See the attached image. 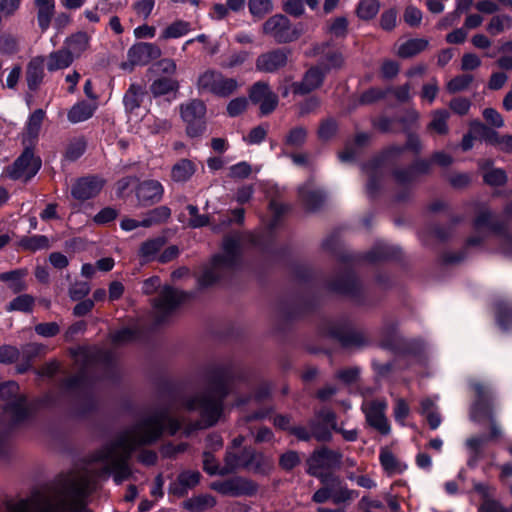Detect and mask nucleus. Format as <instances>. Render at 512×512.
Wrapping results in <instances>:
<instances>
[{
  "label": "nucleus",
  "mask_w": 512,
  "mask_h": 512,
  "mask_svg": "<svg viewBox=\"0 0 512 512\" xmlns=\"http://www.w3.org/2000/svg\"><path fill=\"white\" fill-rule=\"evenodd\" d=\"M180 425L167 409L155 410L133 426L121 431L95 453L94 460L102 465L106 473L113 475L117 484H120L128 480L132 474L128 461L137 447L156 441L164 429L170 434H175Z\"/></svg>",
  "instance_id": "obj_1"
},
{
  "label": "nucleus",
  "mask_w": 512,
  "mask_h": 512,
  "mask_svg": "<svg viewBox=\"0 0 512 512\" xmlns=\"http://www.w3.org/2000/svg\"><path fill=\"white\" fill-rule=\"evenodd\" d=\"M89 486L84 475H65L41 498L8 502L6 512H90L84 503Z\"/></svg>",
  "instance_id": "obj_2"
},
{
  "label": "nucleus",
  "mask_w": 512,
  "mask_h": 512,
  "mask_svg": "<svg viewBox=\"0 0 512 512\" xmlns=\"http://www.w3.org/2000/svg\"><path fill=\"white\" fill-rule=\"evenodd\" d=\"M229 374L223 368L215 369L208 377V387L205 392L187 397L183 406L189 411H198L200 421L196 428L202 429L214 425L223 411L222 400L229 392Z\"/></svg>",
  "instance_id": "obj_3"
},
{
  "label": "nucleus",
  "mask_w": 512,
  "mask_h": 512,
  "mask_svg": "<svg viewBox=\"0 0 512 512\" xmlns=\"http://www.w3.org/2000/svg\"><path fill=\"white\" fill-rule=\"evenodd\" d=\"M241 236L233 233L223 240L222 252L216 255L211 264L205 268L198 282L201 287H208L233 272L240 264Z\"/></svg>",
  "instance_id": "obj_4"
},
{
  "label": "nucleus",
  "mask_w": 512,
  "mask_h": 512,
  "mask_svg": "<svg viewBox=\"0 0 512 512\" xmlns=\"http://www.w3.org/2000/svg\"><path fill=\"white\" fill-rule=\"evenodd\" d=\"M197 87L200 92L227 98L238 90L240 84L235 78L226 77L220 71L208 69L198 77Z\"/></svg>",
  "instance_id": "obj_5"
},
{
  "label": "nucleus",
  "mask_w": 512,
  "mask_h": 512,
  "mask_svg": "<svg viewBox=\"0 0 512 512\" xmlns=\"http://www.w3.org/2000/svg\"><path fill=\"white\" fill-rule=\"evenodd\" d=\"M262 32L276 43L285 44L299 39L303 29L301 25H294L285 15L275 14L263 23Z\"/></svg>",
  "instance_id": "obj_6"
},
{
  "label": "nucleus",
  "mask_w": 512,
  "mask_h": 512,
  "mask_svg": "<svg viewBox=\"0 0 512 512\" xmlns=\"http://www.w3.org/2000/svg\"><path fill=\"white\" fill-rule=\"evenodd\" d=\"M472 386L477 394V400L471 408V419L477 422L488 420L491 426L490 438L500 437L502 434L501 429L494 419L492 407L488 402L491 395L490 388L480 382H475Z\"/></svg>",
  "instance_id": "obj_7"
},
{
  "label": "nucleus",
  "mask_w": 512,
  "mask_h": 512,
  "mask_svg": "<svg viewBox=\"0 0 512 512\" xmlns=\"http://www.w3.org/2000/svg\"><path fill=\"white\" fill-rule=\"evenodd\" d=\"M0 399L7 401L5 413L14 422H19L28 415L26 399L19 394V386L16 382L8 381L0 384Z\"/></svg>",
  "instance_id": "obj_8"
},
{
  "label": "nucleus",
  "mask_w": 512,
  "mask_h": 512,
  "mask_svg": "<svg viewBox=\"0 0 512 512\" xmlns=\"http://www.w3.org/2000/svg\"><path fill=\"white\" fill-rule=\"evenodd\" d=\"M188 298L189 295L187 293L169 286L164 287L153 304L154 316L157 323L165 322L168 316Z\"/></svg>",
  "instance_id": "obj_9"
},
{
  "label": "nucleus",
  "mask_w": 512,
  "mask_h": 512,
  "mask_svg": "<svg viewBox=\"0 0 512 512\" xmlns=\"http://www.w3.org/2000/svg\"><path fill=\"white\" fill-rule=\"evenodd\" d=\"M180 114L187 124V133L191 137L202 134L205 129L206 106L203 101L193 99L180 107Z\"/></svg>",
  "instance_id": "obj_10"
},
{
  "label": "nucleus",
  "mask_w": 512,
  "mask_h": 512,
  "mask_svg": "<svg viewBox=\"0 0 512 512\" xmlns=\"http://www.w3.org/2000/svg\"><path fill=\"white\" fill-rule=\"evenodd\" d=\"M41 160L34 156L31 149L26 148L16 161L6 169V175L13 179H31L40 169Z\"/></svg>",
  "instance_id": "obj_11"
},
{
  "label": "nucleus",
  "mask_w": 512,
  "mask_h": 512,
  "mask_svg": "<svg viewBox=\"0 0 512 512\" xmlns=\"http://www.w3.org/2000/svg\"><path fill=\"white\" fill-rule=\"evenodd\" d=\"M474 228L477 232L486 230L496 233L501 243V249L504 253L512 255V235L502 232L491 211L482 207L474 220Z\"/></svg>",
  "instance_id": "obj_12"
},
{
  "label": "nucleus",
  "mask_w": 512,
  "mask_h": 512,
  "mask_svg": "<svg viewBox=\"0 0 512 512\" xmlns=\"http://www.w3.org/2000/svg\"><path fill=\"white\" fill-rule=\"evenodd\" d=\"M342 455L339 452L322 448L315 451L308 460V472L318 478H324L328 473L324 470H330L340 465Z\"/></svg>",
  "instance_id": "obj_13"
},
{
  "label": "nucleus",
  "mask_w": 512,
  "mask_h": 512,
  "mask_svg": "<svg viewBox=\"0 0 512 512\" xmlns=\"http://www.w3.org/2000/svg\"><path fill=\"white\" fill-rule=\"evenodd\" d=\"M161 56V49L153 44L140 42L134 44L127 52L128 61L122 64L123 69H132L136 65L144 66Z\"/></svg>",
  "instance_id": "obj_14"
},
{
  "label": "nucleus",
  "mask_w": 512,
  "mask_h": 512,
  "mask_svg": "<svg viewBox=\"0 0 512 512\" xmlns=\"http://www.w3.org/2000/svg\"><path fill=\"white\" fill-rule=\"evenodd\" d=\"M250 100L259 104L261 115L272 113L278 105V96L271 90L268 83L256 82L249 91Z\"/></svg>",
  "instance_id": "obj_15"
},
{
  "label": "nucleus",
  "mask_w": 512,
  "mask_h": 512,
  "mask_svg": "<svg viewBox=\"0 0 512 512\" xmlns=\"http://www.w3.org/2000/svg\"><path fill=\"white\" fill-rule=\"evenodd\" d=\"M290 50L286 48H278L259 55L256 59V69L273 73L286 66Z\"/></svg>",
  "instance_id": "obj_16"
},
{
  "label": "nucleus",
  "mask_w": 512,
  "mask_h": 512,
  "mask_svg": "<svg viewBox=\"0 0 512 512\" xmlns=\"http://www.w3.org/2000/svg\"><path fill=\"white\" fill-rule=\"evenodd\" d=\"M213 489L217 490L223 495L233 497L248 496L256 492V486L253 482L240 477L214 483Z\"/></svg>",
  "instance_id": "obj_17"
},
{
  "label": "nucleus",
  "mask_w": 512,
  "mask_h": 512,
  "mask_svg": "<svg viewBox=\"0 0 512 512\" xmlns=\"http://www.w3.org/2000/svg\"><path fill=\"white\" fill-rule=\"evenodd\" d=\"M386 407L387 403L385 401H372L363 404L368 423L382 434H388L390 430L384 415Z\"/></svg>",
  "instance_id": "obj_18"
},
{
  "label": "nucleus",
  "mask_w": 512,
  "mask_h": 512,
  "mask_svg": "<svg viewBox=\"0 0 512 512\" xmlns=\"http://www.w3.org/2000/svg\"><path fill=\"white\" fill-rule=\"evenodd\" d=\"M103 181L97 177L89 176L78 179L71 188L72 196L85 201L95 197L102 189Z\"/></svg>",
  "instance_id": "obj_19"
},
{
  "label": "nucleus",
  "mask_w": 512,
  "mask_h": 512,
  "mask_svg": "<svg viewBox=\"0 0 512 512\" xmlns=\"http://www.w3.org/2000/svg\"><path fill=\"white\" fill-rule=\"evenodd\" d=\"M163 191V186L159 181L146 180L139 184L136 195L139 202L146 206L160 201Z\"/></svg>",
  "instance_id": "obj_20"
},
{
  "label": "nucleus",
  "mask_w": 512,
  "mask_h": 512,
  "mask_svg": "<svg viewBox=\"0 0 512 512\" xmlns=\"http://www.w3.org/2000/svg\"><path fill=\"white\" fill-rule=\"evenodd\" d=\"M252 452L248 450L228 451L225 457V465L222 466L220 475L229 474L240 468H248L251 465Z\"/></svg>",
  "instance_id": "obj_21"
},
{
  "label": "nucleus",
  "mask_w": 512,
  "mask_h": 512,
  "mask_svg": "<svg viewBox=\"0 0 512 512\" xmlns=\"http://www.w3.org/2000/svg\"><path fill=\"white\" fill-rule=\"evenodd\" d=\"M324 78V72L318 67L311 68L308 70L301 82H295L292 84L293 92L295 94L304 95L314 89L318 88Z\"/></svg>",
  "instance_id": "obj_22"
},
{
  "label": "nucleus",
  "mask_w": 512,
  "mask_h": 512,
  "mask_svg": "<svg viewBox=\"0 0 512 512\" xmlns=\"http://www.w3.org/2000/svg\"><path fill=\"white\" fill-rule=\"evenodd\" d=\"M91 37L86 32H77L64 41L63 47L71 54L74 59H78L90 47Z\"/></svg>",
  "instance_id": "obj_23"
},
{
  "label": "nucleus",
  "mask_w": 512,
  "mask_h": 512,
  "mask_svg": "<svg viewBox=\"0 0 512 512\" xmlns=\"http://www.w3.org/2000/svg\"><path fill=\"white\" fill-rule=\"evenodd\" d=\"M199 480L200 473L198 471H183L179 474L177 481L171 484L170 490L173 494L184 495L188 489L195 487Z\"/></svg>",
  "instance_id": "obj_24"
},
{
  "label": "nucleus",
  "mask_w": 512,
  "mask_h": 512,
  "mask_svg": "<svg viewBox=\"0 0 512 512\" xmlns=\"http://www.w3.org/2000/svg\"><path fill=\"white\" fill-rule=\"evenodd\" d=\"M431 162L428 160H419L407 169L396 170L394 177L399 184H407L412 182L418 174L427 173L430 169Z\"/></svg>",
  "instance_id": "obj_25"
},
{
  "label": "nucleus",
  "mask_w": 512,
  "mask_h": 512,
  "mask_svg": "<svg viewBox=\"0 0 512 512\" xmlns=\"http://www.w3.org/2000/svg\"><path fill=\"white\" fill-rule=\"evenodd\" d=\"M299 196L302 203L309 210L318 209L324 202V194L321 190L315 188L311 183L299 188Z\"/></svg>",
  "instance_id": "obj_26"
},
{
  "label": "nucleus",
  "mask_w": 512,
  "mask_h": 512,
  "mask_svg": "<svg viewBox=\"0 0 512 512\" xmlns=\"http://www.w3.org/2000/svg\"><path fill=\"white\" fill-rule=\"evenodd\" d=\"M74 58L71 54L62 47L56 51L51 52L46 58V67L48 71L54 72L68 68L73 62Z\"/></svg>",
  "instance_id": "obj_27"
},
{
  "label": "nucleus",
  "mask_w": 512,
  "mask_h": 512,
  "mask_svg": "<svg viewBox=\"0 0 512 512\" xmlns=\"http://www.w3.org/2000/svg\"><path fill=\"white\" fill-rule=\"evenodd\" d=\"M327 479L330 488L331 499L334 503L339 504L352 500L354 497H356L354 491H351L347 487L343 486L338 477L327 475Z\"/></svg>",
  "instance_id": "obj_28"
},
{
  "label": "nucleus",
  "mask_w": 512,
  "mask_h": 512,
  "mask_svg": "<svg viewBox=\"0 0 512 512\" xmlns=\"http://www.w3.org/2000/svg\"><path fill=\"white\" fill-rule=\"evenodd\" d=\"M44 59L43 58H34L32 59L26 71V81L30 90H36L44 77Z\"/></svg>",
  "instance_id": "obj_29"
},
{
  "label": "nucleus",
  "mask_w": 512,
  "mask_h": 512,
  "mask_svg": "<svg viewBox=\"0 0 512 512\" xmlns=\"http://www.w3.org/2000/svg\"><path fill=\"white\" fill-rule=\"evenodd\" d=\"M27 275V270L25 269H17L9 272H4L0 274V280L8 283V287L12 290L13 293H19L24 291L27 288L25 283V276Z\"/></svg>",
  "instance_id": "obj_30"
},
{
  "label": "nucleus",
  "mask_w": 512,
  "mask_h": 512,
  "mask_svg": "<svg viewBox=\"0 0 512 512\" xmlns=\"http://www.w3.org/2000/svg\"><path fill=\"white\" fill-rule=\"evenodd\" d=\"M35 5L37 8V20L40 28L46 30L51 22L55 12L54 0H36Z\"/></svg>",
  "instance_id": "obj_31"
},
{
  "label": "nucleus",
  "mask_w": 512,
  "mask_h": 512,
  "mask_svg": "<svg viewBox=\"0 0 512 512\" xmlns=\"http://www.w3.org/2000/svg\"><path fill=\"white\" fill-rule=\"evenodd\" d=\"M380 463L388 475L400 474L406 469V465L400 462L388 449H381L379 455Z\"/></svg>",
  "instance_id": "obj_32"
},
{
  "label": "nucleus",
  "mask_w": 512,
  "mask_h": 512,
  "mask_svg": "<svg viewBox=\"0 0 512 512\" xmlns=\"http://www.w3.org/2000/svg\"><path fill=\"white\" fill-rule=\"evenodd\" d=\"M196 171L195 164L188 159H181L171 170V178L175 182L183 183L188 181Z\"/></svg>",
  "instance_id": "obj_33"
},
{
  "label": "nucleus",
  "mask_w": 512,
  "mask_h": 512,
  "mask_svg": "<svg viewBox=\"0 0 512 512\" xmlns=\"http://www.w3.org/2000/svg\"><path fill=\"white\" fill-rule=\"evenodd\" d=\"M291 433L303 441H308L311 438V434L318 441H328L331 438V433L327 429L320 428L314 423L311 424V433L304 427H294L291 429Z\"/></svg>",
  "instance_id": "obj_34"
},
{
  "label": "nucleus",
  "mask_w": 512,
  "mask_h": 512,
  "mask_svg": "<svg viewBox=\"0 0 512 512\" xmlns=\"http://www.w3.org/2000/svg\"><path fill=\"white\" fill-rule=\"evenodd\" d=\"M339 340L345 347H361L368 343V337L364 331L347 329L338 334Z\"/></svg>",
  "instance_id": "obj_35"
},
{
  "label": "nucleus",
  "mask_w": 512,
  "mask_h": 512,
  "mask_svg": "<svg viewBox=\"0 0 512 512\" xmlns=\"http://www.w3.org/2000/svg\"><path fill=\"white\" fill-rule=\"evenodd\" d=\"M95 109L96 106L94 104L84 101L78 102L69 110L68 119L72 123L85 121L93 115Z\"/></svg>",
  "instance_id": "obj_36"
},
{
  "label": "nucleus",
  "mask_w": 512,
  "mask_h": 512,
  "mask_svg": "<svg viewBox=\"0 0 512 512\" xmlns=\"http://www.w3.org/2000/svg\"><path fill=\"white\" fill-rule=\"evenodd\" d=\"M427 46L428 41L424 38L409 39L399 46L397 53L402 58H409L422 52Z\"/></svg>",
  "instance_id": "obj_37"
},
{
  "label": "nucleus",
  "mask_w": 512,
  "mask_h": 512,
  "mask_svg": "<svg viewBox=\"0 0 512 512\" xmlns=\"http://www.w3.org/2000/svg\"><path fill=\"white\" fill-rule=\"evenodd\" d=\"M512 28V17L507 14H498L493 16L487 26L486 31L492 35L496 36L498 34L503 33L506 30Z\"/></svg>",
  "instance_id": "obj_38"
},
{
  "label": "nucleus",
  "mask_w": 512,
  "mask_h": 512,
  "mask_svg": "<svg viewBox=\"0 0 512 512\" xmlns=\"http://www.w3.org/2000/svg\"><path fill=\"white\" fill-rule=\"evenodd\" d=\"M358 288V281L355 276L351 273H346L340 276L337 280L331 283V289L343 293V294H354Z\"/></svg>",
  "instance_id": "obj_39"
},
{
  "label": "nucleus",
  "mask_w": 512,
  "mask_h": 512,
  "mask_svg": "<svg viewBox=\"0 0 512 512\" xmlns=\"http://www.w3.org/2000/svg\"><path fill=\"white\" fill-rule=\"evenodd\" d=\"M178 87V81L175 79L171 77H161L153 81L150 86V91L155 97H158L176 91Z\"/></svg>",
  "instance_id": "obj_40"
},
{
  "label": "nucleus",
  "mask_w": 512,
  "mask_h": 512,
  "mask_svg": "<svg viewBox=\"0 0 512 512\" xmlns=\"http://www.w3.org/2000/svg\"><path fill=\"white\" fill-rule=\"evenodd\" d=\"M144 97L142 88L138 85L132 84L124 95V105L127 111L132 112L139 108Z\"/></svg>",
  "instance_id": "obj_41"
},
{
  "label": "nucleus",
  "mask_w": 512,
  "mask_h": 512,
  "mask_svg": "<svg viewBox=\"0 0 512 512\" xmlns=\"http://www.w3.org/2000/svg\"><path fill=\"white\" fill-rule=\"evenodd\" d=\"M449 116V112L444 109L435 110L432 113V120L428 125V129L433 130L440 135L447 134V121L449 119Z\"/></svg>",
  "instance_id": "obj_42"
},
{
  "label": "nucleus",
  "mask_w": 512,
  "mask_h": 512,
  "mask_svg": "<svg viewBox=\"0 0 512 512\" xmlns=\"http://www.w3.org/2000/svg\"><path fill=\"white\" fill-rule=\"evenodd\" d=\"M165 239L163 237H156L153 239H149L142 243L139 254L146 260H151L155 257V255L160 251V249L164 246Z\"/></svg>",
  "instance_id": "obj_43"
},
{
  "label": "nucleus",
  "mask_w": 512,
  "mask_h": 512,
  "mask_svg": "<svg viewBox=\"0 0 512 512\" xmlns=\"http://www.w3.org/2000/svg\"><path fill=\"white\" fill-rule=\"evenodd\" d=\"M248 8L251 15L262 19L274 9L272 0H248Z\"/></svg>",
  "instance_id": "obj_44"
},
{
  "label": "nucleus",
  "mask_w": 512,
  "mask_h": 512,
  "mask_svg": "<svg viewBox=\"0 0 512 512\" xmlns=\"http://www.w3.org/2000/svg\"><path fill=\"white\" fill-rule=\"evenodd\" d=\"M474 81L471 74H460L452 78L447 84L446 89L449 93H458L467 90Z\"/></svg>",
  "instance_id": "obj_45"
},
{
  "label": "nucleus",
  "mask_w": 512,
  "mask_h": 512,
  "mask_svg": "<svg viewBox=\"0 0 512 512\" xmlns=\"http://www.w3.org/2000/svg\"><path fill=\"white\" fill-rule=\"evenodd\" d=\"M307 139V130L303 126H296L289 130L284 143L286 146L299 148L304 145Z\"/></svg>",
  "instance_id": "obj_46"
},
{
  "label": "nucleus",
  "mask_w": 512,
  "mask_h": 512,
  "mask_svg": "<svg viewBox=\"0 0 512 512\" xmlns=\"http://www.w3.org/2000/svg\"><path fill=\"white\" fill-rule=\"evenodd\" d=\"M86 150V142L82 138L71 140L65 150L64 159L69 162L79 159Z\"/></svg>",
  "instance_id": "obj_47"
},
{
  "label": "nucleus",
  "mask_w": 512,
  "mask_h": 512,
  "mask_svg": "<svg viewBox=\"0 0 512 512\" xmlns=\"http://www.w3.org/2000/svg\"><path fill=\"white\" fill-rule=\"evenodd\" d=\"M20 246L29 251H37L48 249L50 247L48 237L44 235H33L31 237H24L20 241Z\"/></svg>",
  "instance_id": "obj_48"
},
{
  "label": "nucleus",
  "mask_w": 512,
  "mask_h": 512,
  "mask_svg": "<svg viewBox=\"0 0 512 512\" xmlns=\"http://www.w3.org/2000/svg\"><path fill=\"white\" fill-rule=\"evenodd\" d=\"M35 299L31 295L22 294L14 298L7 306V311L30 312L34 306Z\"/></svg>",
  "instance_id": "obj_49"
},
{
  "label": "nucleus",
  "mask_w": 512,
  "mask_h": 512,
  "mask_svg": "<svg viewBox=\"0 0 512 512\" xmlns=\"http://www.w3.org/2000/svg\"><path fill=\"white\" fill-rule=\"evenodd\" d=\"M470 132L473 134L474 137L482 138L492 144L494 143L497 136V133L495 131L489 129L487 126H485L478 120L472 121L470 123Z\"/></svg>",
  "instance_id": "obj_50"
},
{
  "label": "nucleus",
  "mask_w": 512,
  "mask_h": 512,
  "mask_svg": "<svg viewBox=\"0 0 512 512\" xmlns=\"http://www.w3.org/2000/svg\"><path fill=\"white\" fill-rule=\"evenodd\" d=\"M190 30V24L185 21H176L169 25L162 33L163 39L179 38L187 34Z\"/></svg>",
  "instance_id": "obj_51"
},
{
  "label": "nucleus",
  "mask_w": 512,
  "mask_h": 512,
  "mask_svg": "<svg viewBox=\"0 0 512 512\" xmlns=\"http://www.w3.org/2000/svg\"><path fill=\"white\" fill-rule=\"evenodd\" d=\"M379 11L377 0H362L357 8V14L361 19L368 20L373 18Z\"/></svg>",
  "instance_id": "obj_52"
},
{
  "label": "nucleus",
  "mask_w": 512,
  "mask_h": 512,
  "mask_svg": "<svg viewBox=\"0 0 512 512\" xmlns=\"http://www.w3.org/2000/svg\"><path fill=\"white\" fill-rule=\"evenodd\" d=\"M483 179L490 186H502L507 182V175L503 169L496 168L486 171Z\"/></svg>",
  "instance_id": "obj_53"
},
{
  "label": "nucleus",
  "mask_w": 512,
  "mask_h": 512,
  "mask_svg": "<svg viewBox=\"0 0 512 512\" xmlns=\"http://www.w3.org/2000/svg\"><path fill=\"white\" fill-rule=\"evenodd\" d=\"M187 210L190 215L188 224L192 228H200L210 223V218L207 215L199 214L198 208L194 205H188Z\"/></svg>",
  "instance_id": "obj_54"
},
{
  "label": "nucleus",
  "mask_w": 512,
  "mask_h": 512,
  "mask_svg": "<svg viewBox=\"0 0 512 512\" xmlns=\"http://www.w3.org/2000/svg\"><path fill=\"white\" fill-rule=\"evenodd\" d=\"M45 113L42 109H38L32 113L27 123L28 134L36 137L41 128Z\"/></svg>",
  "instance_id": "obj_55"
},
{
  "label": "nucleus",
  "mask_w": 512,
  "mask_h": 512,
  "mask_svg": "<svg viewBox=\"0 0 512 512\" xmlns=\"http://www.w3.org/2000/svg\"><path fill=\"white\" fill-rule=\"evenodd\" d=\"M248 104L246 97L234 98L227 105V113L230 117H236L246 111Z\"/></svg>",
  "instance_id": "obj_56"
},
{
  "label": "nucleus",
  "mask_w": 512,
  "mask_h": 512,
  "mask_svg": "<svg viewBox=\"0 0 512 512\" xmlns=\"http://www.w3.org/2000/svg\"><path fill=\"white\" fill-rule=\"evenodd\" d=\"M348 21L345 17H337L328 26V31L335 37H344L347 33Z\"/></svg>",
  "instance_id": "obj_57"
},
{
  "label": "nucleus",
  "mask_w": 512,
  "mask_h": 512,
  "mask_svg": "<svg viewBox=\"0 0 512 512\" xmlns=\"http://www.w3.org/2000/svg\"><path fill=\"white\" fill-rule=\"evenodd\" d=\"M152 71L170 76L173 75L176 71V63L172 59L164 58L152 66Z\"/></svg>",
  "instance_id": "obj_58"
},
{
  "label": "nucleus",
  "mask_w": 512,
  "mask_h": 512,
  "mask_svg": "<svg viewBox=\"0 0 512 512\" xmlns=\"http://www.w3.org/2000/svg\"><path fill=\"white\" fill-rule=\"evenodd\" d=\"M450 109L458 115H466L471 107V101L464 97H457L451 100Z\"/></svg>",
  "instance_id": "obj_59"
},
{
  "label": "nucleus",
  "mask_w": 512,
  "mask_h": 512,
  "mask_svg": "<svg viewBox=\"0 0 512 512\" xmlns=\"http://www.w3.org/2000/svg\"><path fill=\"white\" fill-rule=\"evenodd\" d=\"M439 92V86L436 79H432L431 82L426 83L422 87L421 98L427 100L430 104L433 103Z\"/></svg>",
  "instance_id": "obj_60"
},
{
  "label": "nucleus",
  "mask_w": 512,
  "mask_h": 512,
  "mask_svg": "<svg viewBox=\"0 0 512 512\" xmlns=\"http://www.w3.org/2000/svg\"><path fill=\"white\" fill-rule=\"evenodd\" d=\"M20 357V351L13 346L3 345L0 347V363H12Z\"/></svg>",
  "instance_id": "obj_61"
},
{
  "label": "nucleus",
  "mask_w": 512,
  "mask_h": 512,
  "mask_svg": "<svg viewBox=\"0 0 512 512\" xmlns=\"http://www.w3.org/2000/svg\"><path fill=\"white\" fill-rule=\"evenodd\" d=\"M252 169L251 166L247 162H239L235 165H232L229 168V176L231 178L242 179L246 178L250 175Z\"/></svg>",
  "instance_id": "obj_62"
},
{
  "label": "nucleus",
  "mask_w": 512,
  "mask_h": 512,
  "mask_svg": "<svg viewBox=\"0 0 512 512\" xmlns=\"http://www.w3.org/2000/svg\"><path fill=\"white\" fill-rule=\"evenodd\" d=\"M282 8L286 13L294 17H299L304 13L303 0H285Z\"/></svg>",
  "instance_id": "obj_63"
},
{
  "label": "nucleus",
  "mask_w": 512,
  "mask_h": 512,
  "mask_svg": "<svg viewBox=\"0 0 512 512\" xmlns=\"http://www.w3.org/2000/svg\"><path fill=\"white\" fill-rule=\"evenodd\" d=\"M481 512H509L500 502L487 498L480 506Z\"/></svg>",
  "instance_id": "obj_64"
}]
</instances>
